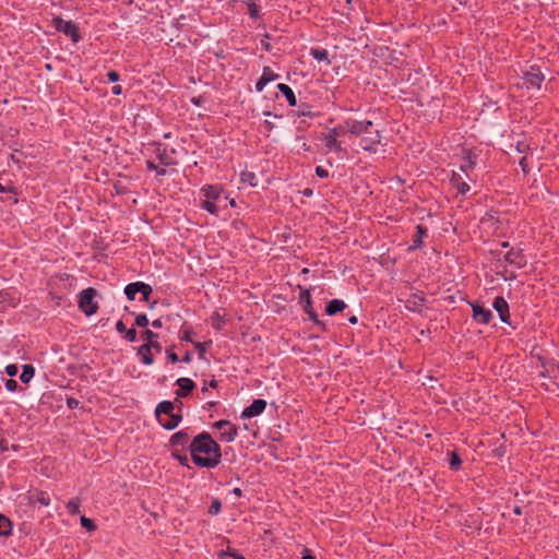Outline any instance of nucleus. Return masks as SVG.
I'll use <instances>...</instances> for the list:
<instances>
[{
    "instance_id": "obj_1",
    "label": "nucleus",
    "mask_w": 559,
    "mask_h": 559,
    "mask_svg": "<svg viewBox=\"0 0 559 559\" xmlns=\"http://www.w3.org/2000/svg\"><path fill=\"white\" fill-rule=\"evenodd\" d=\"M189 451L193 463L199 467L214 468L221 463V447L206 431L192 438Z\"/></svg>"
},
{
    "instance_id": "obj_2",
    "label": "nucleus",
    "mask_w": 559,
    "mask_h": 559,
    "mask_svg": "<svg viewBox=\"0 0 559 559\" xmlns=\"http://www.w3.org/2000/svg\"><path fill=\"white\" fill-rule=\"evenodd\" d=\"M510 245L506 240L491 239V263H497L495 271L500 274L499 266L513 265L515 269H522L526 265V258L522 250L509 248Z\"/></svg>"
},
{
    "instance_id": "obj_3",
    "label": "nucleus",
    "mask_w": 559,
    "mask_h": 559,
    "mask_svg": "<svg viewBox=\"0 0 559 559\" xmlns=\"http://www.w3.org/2000/svg\"><path fill=\"white\" fill-rule=\"evenodd\" d=\"M155 416L159 425L167 429H175L182 420L179 413H175V404L170 401H162L155 408Z\"/></svg>"
},
{
    "instance_id": "obj_4",
    "label": "nucleus",
    "mask_w": 559,
    "mask_h": 559,
    "mask_svg": "<svg viewBox=\"0 0 559 559\" xmlns=\"http://www.w3.org/2000/svg\"><path fill=\"white\" fill-rule=\"evenodd\" d=\"M222 192V187L217 185L204 186L201 189V193L205 197V200L202 202L201 207L213 215H217L219 212V207L217 206L216 202L221 199Z\"/></svg>"
},
{
    "instance_id": "obj_5",
    "label": "nucleus",
    "mask_w": 559,
    "mask_h": 559,
    "mask_svg": "<svg viewBox=\"0 0 559 559\" xmlns=\"http://www.w3.org/2000/svg\"><path fill=\"white\" fill-rule=\"evenodd\" d=\"M97 292L93 287L83 289L79 295V308L87 317L95 314L98 311V305L94 301Z\"/></svg>"
},
{
    "instance_id": "obj_6",
    "label": "nucleus",
    "mask_w": 559,
    "mask_h": 559,
    "mask_svg": "<svg viewBox=\"0 0 559 559\" xmlns=\"http://www.w3.org/2000/svg\"><path fill=\"white\" fill-rule=\"evenodd\" d=\"M346 134V130L344 128L343 122L330 129L328 133L322 134V140L328 150L334 152H342V143L338 141L340 136Z\"/></svg>"
},
{
    "instance_id": "obj_7",
    "label": "nucleus",
    "mask_w": 559,
    "mask_h": 559,
    "mask_svg": "<svg viewBox=\"0 0 559 559\" xmlns=\"http://www.w3.org/2000/svg\"><path fill=\"white\" fill-rule=\"evenodd\" d=\"M52 26L57 32L63 33L70 37L73 43L81 40V35L76 24L72 21H64L61 16H53L51 21Z\"/></svg>"
},
{
    "instance_id": "obj_8",
    "label": "nucleus",
    "mask_w": 559,
    "mask_h": 559,
    "mask_svg": "<svg viewBox=\"0 0 559 559\" xmlns=\"http://www.w3.org/2000/svg\"><path fill=\"white\" fill-rule=\"evenodd\" d=\"M346 133H350L354 136H362L366 133H370L373 127L371 120H355L346 119L343 121Z\"/></svg>"
},
{
    "instance_id": "obj_9",
    "label": "nucleus",
    "mask_w": 559,
    "mask_h": 559,
    "mask_svg": "<svg viewBox=\"0 0 559 559\" xmlns=\"http://www.w3.org/2000/svg\"><path fill=\"white\" fill-rule=\"evenodd\" d=\"M491 306L497 311L501 322L508 324L513 330H515L518 328V323H514L511 320L510 307H509L508 301L503 297H501V296L496 297L493 299Z\"/></svg>"
},
{
    "instance_id": "obj_10",
    "label": "nucleus",
    "mask_w": 559,
    "mask_h": 559,
    "mask_svg": "<svg viewBox=\"0 0 559 559\" xmlns=\"http://www.w3.org/2000/svg\"><path fill=\"white\" fill-rule=\"evenodd\" d=\"M152 146H154V153L163 166L167 167L177 164L174 158V154L176 153L175 148L168 151L167 145L160 142H154L152 143Z\"/></svg>"
},
{
    "instance_id": "obj_11",
    "label": "nucleus",
    "mask_w": 559,
    "mask_h": 559,
    "mask_svg": "<svg viewBox=\"0 0 559 559\" xmlns=\"http://www.w3.org/2000/svg\"><path fill=\"white\" fill-rule=\"evenodd\" d=\"M523 83L527 88H540L545 75L539 67H531L530 70L523 73Z\"/></svg>"
},
{
    "instance_id": "obj_12",
    "label": "nucleus",
    "mask_w": 559,
    "mask_h": 559,
    "mask_svg": "<svg viewBox=\"0 0 559 559\" xmlns=\"http://www.w3.org/2000/svg\"><path fill=\"white\" fill-rule=\"evenodd\" d=\"M213 426L219 430V438L225 442H233L238 435L237 427L229 420L221 419L214 423Z\"/></svg>"
},
{
    "instance_id": "obj_13",
    "label": "nucleus",
    "mask_w": 559,
    "mask_h": 559,
    "mask_svg": "<svg viewBox=\"0 0 559 559\" xmlns=\"http://www.w3.org/2000/svg\"><path fill=\"white\" fill-rule=\"evenodd\" d=\"M381 132L379 130L371 131L370 133H366L361 136L360 147L364 151L374 153L377 151V146L381 143Z\"/></svg>"
},
{
    "instance_id": "obj_14",
    "label": "nucleus",
    "mask_w": 559,
    "mask_h": 559,
    "mask_svg": "<svg viewBox=\"0 0 559 559\" xmlns=\"http://www.w3.org/2000/svg\"><path fill=\"white\" fill-rule=\"evenodd\" d=\"M192 441L191 432L189 428H185L175 432L169 439V445L174 449H179V447L183 450L189 449V444Z\"/></svg>"
},
{
    "instance_id": "obj_15",
    "label": "nucleus",
    "mask_w": 559,
    "mask_h": 559,
    "mask_svg": "<svg viewBox=\"0 0 559 559\" xmlns=\"http://www.w3.org/2000/svg\"><path fill=\"white\" fill-rule=\"evenodd\" d=\"M265 408H266V401L263 399H255V400H253L251 405H249L248 407H246L242 411L241 418L245 419V418H252V417L259 416L264 412Z\"/></svg>"
},
{
    "instance_id": "obj_16",
    "label": "nucleus",
    "mask_w": 559,
    "mask_h": 559,
    "mask_svg": "<svg viewBox=\"0 0 559 559\" xmlns=\"http://www.w3.org/2000/svg\"><path fill=\"white\" fill-rule=\"evenodd\" d=\"M280 78L277 73H275L270 67H264L262 75L255 83L257 92H262L265 85L272 81H275Z\"/></svg>"
},
{
    "instance_id": "obj_17",
    "label": "nucleus",
    "mask_w": 559,
    "mask_h": 559,
    "mask_svg": "<svg viewBox=\"0 0 559 559\" xmlns=\"http://www.w3.org/2000/svg\"><path fill=\"white\" fill-rule=\"evenodd\" d=\"M425 302L426 298L423 295L413 294L404 301V306L409 311L421 312Z\"/></svg>"
},
{
    "instance_id": "obj_18",
    "label": "nucleus",
    "mask_w": 559,
    "mask_h": 559,
    "mask_svg": "<svg viewBox=\"0 0 559 559\" xmlns=\"http://www.w3.org/2000/svg\"><path fill=\"white\" fill-rule=\"evenodd\" d=\"M141 337L145 341L143 345L148 346L156 353L162 352V344L158 342V334L152 330H145L141 333Z\"/></svg>"
},
{
    "instance_id": "obj_19",
    "label": "nucleus",
    "mask_w": 559,
    "mask_h": 559,
    "mask_svg": "<svg viewBox=\"0 0 559 559\" xmlns=\"http://www.w3.org/2000/svg\"><path fill=\"white\" fill-rule=\"evenodd\" d=\"M179 389L176 391L177 397L188 396L195 388V383L189 378H179L176 381Z\"/></svg>"
},
{
    "instance_id": "obj_20",
    "label": "nucleus",
    "mask_w": 559,
    "mask_h": 559,
    "mask_svg": "<svg viewBox=\"0 0 559 559\" xmlns=\"http://www.w3.org/2000/svg\"><path fill=\"white\" fill-rule=\"evenodd\" d=\"M346 307V304L342 299H332L325 307V313L328 316H335L342 312Z\"/></svg>"
},
{
    "instance_id": "obj_21",
    "label": "nucleus",
    "mask_w": 559,
    "mask_h": 559,
    "mask_svg": "<svg viewBox=\"0 0 559 559\" xmlns=\"http://www.w3.org/2000/svg\"><path fill=\"white\" fill-rule=\"evenodd\" d=\"M152 348L145 345H141L138 348L136 355L140 357V360L143 365L151 366L154 364V357L152 355Z\"/></svg>"
},
{
    "instance_id": "obj_22",
    "label": "nucleus",
    "mask_w": 559,
    "mask_h": 559,
    "mask_svg": "<svg viewBox=\"0 0 559 559\" xmlns=\"http://www.w3.org/2000/svg\"><path fill=\"white\" fill-rule=\"evenodd\" d=\"M31 500L40 506L48 507L50 504V496L44 490H34L31 492Z\"/></svg>"
},
{
    "instance_id": "obj_23",
    "label": "nucleus",
    "mask_w": 559,
    "mask_h": 559,
    "mask_svg": "<svg viewBox=\"0 0 559 559\" xmlns=\"http://www.w3.org/2000/svg\"><path fill=\"white\" fill-rule=\"evenodd\" d=\"M473 308V318L475 321L479 323H489V310L484 309L478 305H472Z\"/></svg>"
},
{
    "instance_id": "obj_24",
    "label": "nucleus",
    "mask_w": 559,
    "mask_h": 559,
    "mask_svg": "<svg viewBox=\"0 0 559 559\" xmlns=\"http://www.w3.org/2000/svg\"><path fill=\"white\" fill-rule=\"evenodd\" d=\"M277 90L285 96L289 106L294 107L297 105V98L294 91L287 84L280 83Z\"/></svg>"
},
{
    "instance_id": "obj_25",
    "label": "nucleus",
    "mask_w": 559,
    "mask_h": 559,
    "mask_svg": "<svg viewBox=\"0 0 559 559\" xmlns=\"http://www.w3.org/2000/svg\"><path fill=\"white\" fill-rule=\"evenodd\" d=\"M426 235H427V228L424 227L423 225H417L416 226V233L413 236V243L409 247V249L411 250H415V249L420 248L423 246V238Z\"/></svg>"
},
{
    "instance_id": "obj_26",
    "label": "nucleus",
    "mask_w": 559,
    "mask_h": 559,
    "mask_svg": "<svg viewBox=\"0 0 559 559\" xmlns=\"http://www.w3.org/2000/svg\"><path fill=\"white\" fill-rule=\"evenodd\" d=\"M143 288V282L130 283L124 287V294L128 300H134L139 290Z\"/></svg>"
},
{
    "instance_id": "obj_27",
    "label": "nucleus",
    "mask_w": 559,
    "mask_h": 559,
    "mask_svg": "<svg viewBox=\"0 0 559 559\" xmlns=\"http://www.w3.org/2000/svg\"><path fill=\"white\" fill-rule=\"evenodd\" d=\"M310 55L313 59L318 61H325L326 64H331V60L329 59V52L326 49L312 47L310 48Z\"/></svg>"
},
{
    "instance_id": "obj_28",
    "label": "nucleus",
    "mask_w": 559,
    "mask_h": 559,
    "mask_svg": "<svg viewBox=\"0 0 559 559\" xmlns=\"http://www.w3.org/2000/svg\"><path fill=\"white\" fill-rule=\"evenodd\" d=\"M299 304L304 311L312 309L311 295L308 289H301L299 294Z\"/></svg>"
},
{
    "instance_id": "obj_29",
    "label": "nucleus",
    "mask_w": 559,
    "mask_h": 559,
    "mask_svg": "<svg viewBox=\"0 0 559 559\" xmlns=\"http://www.w3.org/2000/svg\"><path fill=\"white\" fill-rule=\"evenodd\" d=\"M171 456L175 460H177L181 466L190 468L189 459H188V455L186 453V450H183V449H181V450L180 449H174V450H171Z\"/></svg>"
},
{
    "instance_id": "obj_30",
    "label": "nucleus",
    "mask_w": 559,
    "mask_h": 559,
    "mask_svg": "<svg viewBox=\"0 0 559 559\" xmlns=\"http://www.w3.org/2000/svg\"><path fill=\"white\" fill-rule=\"evenodd\" d=\"M12 534V523L3 514H0V536L8 537Z\"/></svg>"
},
{
    "instance_id": "obj_31",
    "label": "nucleus",
    "mask_w": 559,
    "mask_h": 559,
    "mask_svg": "<svg viewBox=\"0 0 559 559\" xmlns=\"http://www.w3.org/2000/svg\"><path fill=\"white\" fill-rule=\"evenodd\" d=\"M35 374V368L33 365H24L20 374V380L23 383H28Z\"/></svg>"
},
{
    "instance_id": "obj_32",
    "label": "nucleus",
    "mask_w": 559,
    "mask_h": 559,
    "mask_svg": "<svg viewBox=\"0 0 559 559\" xmlns=\"http://www.w3.org/2000/svg\"><path fill=\"white\" fill-rule=\"evenodd\" d=\"M211 324L214 330L222 331L225 328L226 321L219 312L215 311L211 317Z\"/></svg>"
},
{
    "instance_id": "obj_33",
    "label": "nucleus",
    "mask_w": 559,
    "mask_h": 559,
    "mask_svg": "<svg viewBox=\"0 0 559 559\" xmlns=\"http://www.w3.org/2000/svg\"><path fill=\"white\" fill-rule=\"evenodd\" d=\"M451 182L456 186L460 194H465L469 190V186L466 182L461 181V176L459 174H453Z\"/></svg>"
},
{
    "instance_id": "obj_34",
    "label": "nucleus",
    "mask_w": 559,
    "mask_h": 559,
    "mask_svg": "<svg viewBox=\"0 0 559 559\" xmlns=\"http://www.w3.org/2000/svg\"><path fill=\"white\" fill-rule=\"evenodd\" d=\"M240 179L242 182L249 183L251 187H255L258 185L257 176L252 171H242Z\"/></svg>"
},
{
    "instance_id": "obj_35",
    "label": "nucleus",
    "mask_w": 559,
    "mask_h": 559,
    "mask_svg": "<svg viewBox=\"0 0 559 559\" xmlns=\"http://www.w3.org/2000/svg\"><path fill=\"white\" fill-rule=\"evenodd\" d=\"M192 334H193L192 329L190 326H187L186 324H183L179 332V338L181 341L190 342L193 344L194 342L192 340Z\"/></svg>"
},
{
    "instance_id": "obj_36",
    "label": "nucleus",
    "mask_w": 559,
    "mask_h": 559,
    "mask_svg": "<svg viewBox=\"0 0 559 559\" xmlns=\"http://www.w3.org/2000/svg\"><path fill=\"white\" fill-rule=\"evenodd\" d=\"M139 293L141 294V300L142 301H145V302H148L150 301V297L153 293V288L151 285L146 284L143 282V288L139 290Z\"/></svg>"
},
{
    "instance_id": "obj_37",
    "label": "nucleus",
    "mask_w": 559,
    "mask_h": 559,
    "mask_svg": "<svg viewBox=\"0 0 559 559\" xmlns=\"http://www.w3.org/2000/svg\"><path fill=\"white\" fill-rule=\"evenodd\" d=\"M450 468L453 471H457L461 467L462 461L456 452H451V457L449 461Z\"/></svg>"
},
{
    "instance_id": "obj_38",
    "label": "nucleus",
    "mask_w": 559,
    "mask_h": 559,
    "mask_svg": "<svg viewBox=\"0 0 559 559\" xmlns=\"http://www.w3.org/2000/svg\"><path fill=\"white\" fill-rule=\"evenodd\" d=\"M211 344H212V341L204 342V343H200V342H194V343H193V345H194L195 349L198 350L199 358H201V359H203V358H204V355H205L206 348H207V346H210Z\"/></svg>"
},
{
    "instance_id": "obj_39",
    "label": "nucleus",
    "mask_w": 559,
    "mask_h": 559,
    "mask_svg": "<svg viewBox=\"0 0 559 559\" xmlns=\"http://www.w3.org/2000/svg\"><path fill=\"white\" fill-rule=\"evenodd\" d=\"M295 115L298 117H312L313 114L311 111V107L309 105H300L299 108L295 111Z\"/></svg>"
},
{
    "instance_id": "obj_40",
    "label": "nucleus",
    "mask_w": 559,
    "mask_h": 559,
    "mask_svg": "<svg viewBox=\"0 0 559 559\" xmlns=\"http://www.w3.org/2000/svg\"><path fill=\"white\" fill-rule=\"evenodd\" d=\"M305 312L308 314L310 321H312L316 325H319L322 328V330H324L325 324H324V322H322L319 319V317H318L317 312L313 310V308L310 310H307Z\"/></svg>"
},
{
    "instance_id": "obj_41",
    "label": "nucleus",
    "mask_w": 559,
    "mask_h": 559,
    "mask_svg": "<svg viewBox=\"0 0 559 559\" xmlns=\"http://www.w3.org/2000/svg\"><path fill=\"white\" fill-rule=\"evenodd\" d=\"M248 12L252 19H258L260 15L259 7L257 5V3L253 0L248 2Z\"/></svg>"
},
{
    "instance_id": "obj_42",
    "label": "nucleus",
    "mask_w": 559,
    "mask_h": 559,
    "mask_svg": "<svg viewBox=\"0 0 559 559\" xmlns=\"http://www.w3.org/2000/svg\"><path fill=\"white\" fill-rule=\"evenodd\" d=\"M221 510H222V502L218 499H214L211 502V506L209 508V513L211 515H216L221 512Z\"/></svg>"
},
{
    "instance_id": "obj_43",
    "label": "nucleus",
    "mask_w": 559,
    "mask_h": 559,
    "mask_svg": "<svg viewBox=\"0 0 559 559\" xmlns=\"http://www.w3.org/2000/svg\"><path fill=\"white\" fill-rule=\"evenodd\" d=\"M148 323H150V321H148V319H147L145 313L136 314V317H135V324L138 326L145 328V326L148 325Z\"/></svg>"
},
{
    "instance_id": "obj_44",
    "label": "nucleus",
    "mask_w": 559,
    "mask_h": 559,
    "mask_svg": "<svg viewBox=\"0 0 559 559\" xmlns=\"http://www.w3.org/2000/svg\"><path fill=\"white\" fill-rule=\"evenodd\" d=\"M81 525L88 531H94L96 528L94 521L85 516L81 518Z\"/></svg>"
},
{
    "instance_id": "obj_45",
    "label": "nucleus",
    "mask_w": 559,
    "mask_h": 559,
    "mask_svg": "<svg viewBox=\"0 0 559 559\" xmlns=\"http://www.w3.org/2000/svg\"><path fill=\"white\" fill-rule=\"evenodd\" d=\"M515 150L518 153L524 154L530 150V146L527 143H525L523 141H518L516 145H515Z\"/></svg>"
},
{
    "instance_id": "obj_46",
    "label": "nucleus",
    "mask_w": 559,
    "mask_h": 559,
    "mask_svg": "<svg viewBox=\"0 0 559 559\" xmlns=\"http://www.w3.org/2000/svg\"><path fill=\"white\" fill-rule=\"evenodd\" d=\"M67 510L69 511V513L71 514H75V513H79V503L74 500H70L68 503H67Z\"/></svg>"
},
{
    "instance_id": "obj_47",
    "label": "nucleus",
    "mask_w": 559,
    "mask_h": 559,
    "mask_svg": "<svg viewBox=\"0 0 559 559\" xmlns=\"http://www.w3.org/2000/svg\"><path fill=\"white\" fill-rule=\"evenodd\" d=\"M5 389L10 392H15L16 389L19 388V384L15 380L13 379H8L5 380Z\"/></svg>"
},
{
    "instance_id": "obj_48",
    "label": "nucleus",
    "mask_w": 559,
    "mask_h": 559,
    "mask_svg": "<svg viewBox=\"0 0 559 559\" xmlns=\"http://www.w3.org/2000/svg\"><path fill=\"white\" fill-rule=\"evenodd\" d=\"M124 337L129 342H132V343L135 342L136 341V331H135V329H128L124 332Z\"/></svg>"
},
{
    "instance_id": "obj_49",
    "label": "nucleus",
    "mask_w": 559,
    "mask_h": 559,
    "mask_svg": "<svg viewBox=\"0 0 559 559\" xmlns=\"http://www.w3.org/2000/svg\"><path fill=\"white\" fill-rule=\"evenodd\" d=\"M17 371H19V369H17V366H16L15 364H11V365H8V366L5 367V372H7V374H8V376H10V377H14V376H16V374H17Z\"/></svg>"
},
{
    "instance_id": "obj_50",
    "label": "nucleus",
    "mask_w": 559,
    "mask_h": 559,
    "mask_svg": "<svg viewBox=\"0 0 559 559\" xmlns=\"http://www.w3.org/2000/svg\"><path fill=\"white\" fill-rule=\"evenodd\" d=\"M80 405V402L74 399V397H68L67 399V406L70 408V409H75L78 408Z\"/></svg>"
},
{
    "instance_id": "obj_51",
    "label": "nucleus",
    "mask_w": 559,
    "mask_h": 559,
    "mask_svg": "<svg viewBox=\"0 0 559 559\" xmlns=\"http://www.w3.org/2000/svg\"><path fill=\"white\" fill-rule=\"evenodd\" d=\"M316 175L320 178H328L329 177V171L323 168L322 166H317L316 167Z\"/></svg>"
},
{
    "instance_id": "obj_52",
    "label": "nucleus",
    "mask_w": 559,
    "mask_h": 559,
    "mask_svg": "<svg viewBox=\"0 0 559 559\" xmlns=\"http://www.w3.org/2000/svg\"><path fill=\"white\" fill-rule=\"evenodd\" d=\"M107 78H108V81H109V82L115 83V82H118V81H119L120 75H119V73H118L117 71H114V70H112V71H109V72L107 73Z\"/></svg>"
},
{
    "instance_id": "obj_53",
    "label": "nucleus",
    "mask_w": 559,
    "mask_h": 559,
    "mask_svg": "<svg viewBox=\"0 0 559 559\" xmlns=\"http://www.w3.org/2000/svg\"><path fill=\"white\" fill-rule=\"evenodd\" d=\"M526 159H527L526 156H522L519 160V165L521 166L524 174H527L530 171Z\"/></svg>"
},
{
    "instance_id": "obj_54",
    "label": "nucleus",
    "mask_w": 559,
    "mask_h": 559,
    "mask_svg": "<svg viewBox=\"0 0 559 559\" xmlns=\"http://www.w3.org/2000/svg\"><path fill=\"white\" fill-rule=\"evenodd\" d=\"M167 358L170 362L175 364L179 360V357L176 353L171 352L170 349L166 350Z\"/></svg>"
},
{
    "instance_id": "obj_55",
    "label": "nucleus",
    "mask_w": 559,
    "mask_h": 559,
    "mask_svg": "<svg viewBox=\"0 0 559 559\" xmlns=\"http://www.w3.org/2000/svg\"><path fill=\"white\" fill-rule=\"evenodd\" d=\"M0 193H15V188L12 186H3L0 182Z\"/></svg>"
},
{
    "instance_id": "obj_56",
    "label": "nucleus",
    "mask_w": 559,
    "mask_h": 559,
    "mask_svg": "<svg viewBox=\"0 0 559 559\" xmlns=\"http://www.w3.org/2000/svg\"><path fill=\"white\" fill-rule=\"evenodd\" d=\"M493 455L497 456V457H502L506 453V447H498L496 448L493 451H492Z\"/></svg>"
},
{
    "instance_id": "obj_57",
    "label": "nucleus",
    "mask_w": 559,
    "mask_h": 559,
    "mask_svg": "<svg viewBox=\"0 0 559 559\" xmlns=\"http://www.w3.org/2000/svg\"><path fill=\"white\" fill-rule=\"evenodd\" d=\"M263 128L267 133H270L275 128V124L273 122H271L270 120H264Z\"/></svg>"
},
{
    "instance_id": "obj_58",
    "label": "nucleus",
    "mask_w": 559,
    "mask_h": 559,
    "mask_svg": "<svg viewBox=\"0 0 559 559\" xmlns=\"http://www.w3.org/2000/svg\"><path fill=\"white\" fill-rule=\"evenodd\" d=\"M116 330L119 332V333H124L128 329L126 326V324L119 320L117 323H116Z\"/></svg>"
},
{
    "instance_id": "obj_59",
    "label": "nucleus",
    "mask_w": 559,
    "mask_h": 559,
    "mask_svg": "<svg viewBox=\"0 0 559 559\" xmlns=\"http://www.w3.org/2000/svg\"><path fill=\"white\" fill-rule=\"evenodd\" d=\"M9 450V442L8 440L0 438V452H5Z\"/></svg>"
},
{
    "instance_id": "obj_60",
    "label": "nucleus",
    "mask_w": 559,
    "mask_h": 559,
    "mask_svg": "<svg viewBox=\"0 0 559 559\" xmlns=\"http://www.w3.org/2000/svg\"><path fill=\"white\" fill-rule=\"evenodd\" d=\"M542 366L544 367V369L538 372V376L542 378H548L549 370L545 367V364L543 361H542Z\"/></svg>"
},
{
    "instance_id": "obj_61",
    "label": "nucleus",
    "mask_w": 559,
    "mask_h": 559,
    "mask_svg": "<svg viewBox=\"0 0 559 559\" xmlns=\"http://www.w3.org/2000/svg\"><path fill=\"white\" fill-rule=\"evenodd\" d=\"M146 169L155 171V169H157V165L153 160H146Z\"/></svg>"
},
{
    "instance_id": "obj_62",
    "label": "nucleus",
    "mask_w": 559,
    "mask_h": 559,
    "mask_svg": "<svg viewBox=\"0 0 559 559\" xmlns=\"http://www.w3.org/2000/svg\"><path fill=\"white\" fill-rule=\"evenodd\" d=\"M111 93L114 95H120L122 93V87L120 85H115L111 88Z\"/></svg>"
},
{
    "instance_id": "obj_63",
    "label": "nucleus",
    "mask_w": 559,
    "mask_h": 559,
    "mask_svg": "<svg viewBox=\"0 0 559 559\" xmlns=\"http://www.w3.org/2000/svg\"><path fill=\"white\" fill-rule=\"evenodd\" d=\"M152 326L154 329H160L163 326V321L162 319H155L153 322H152Z\"/></svg>"
},
{
    "instance_id": "obj_64",
    "label": "nucleus",
    "mask_w": 559,
    "mask_h": 559,
    "mask_svg": "<svg viewBox=\"0 0 559 559\" xmlns=\"http://www.w3.org/2000/svg\"><path fill=\"white\" fill-rule=\"evenodd\" d=\"M301 559H316V557H313V556L310 554L309 549H305V551H304V554H302Z\"/></svg>"
}]
</instances>
